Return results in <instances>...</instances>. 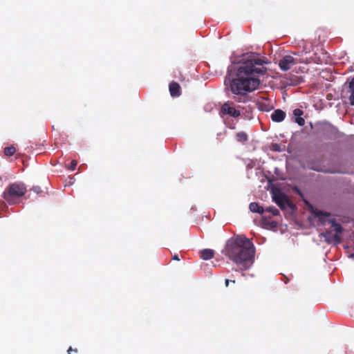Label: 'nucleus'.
<instances>
[{"mask_svg":"<svg viewBox=\"0 0 354 354\" xmlns=\"http://www.w3.org/2000/svg\"><path fill=\"white\" fill-rule=\"evenodd\" d=\"M16 152V148L14 146L6 147L4 148L3 153L6 156H12Z\"/></svg>","mask_w":354,"mask_h":354,"instance_id":"16","label":"nucleus"},{"mask_svg":"<svg viewBox=\"0 0 354 354\" xmlns=\"http://www.w3.org/2000/svg\"><path fill=\"white\" fill-rule=\"evenodd\" d=\"M72 351H73L75 353H77L78 352L77 348L73 349L72 347H69V348L67 351V354H71Z\"/></svg>","mask_w":354,"mask_h":354,"instance_id":"22","label":"nucleus"},{"mask_svg":"<svg viewBox=\"0 0 354 354\" xmlns=\"http://www.w3.org/2000/svg\"><path fill=\"white\" fill-rule=\"evenodd\" d=\"M313 214L315 217L318 218L323 225L326 223V218L330 216V214L317 209L313 211Z\"/></svg>","mask_w":354,"mask_h":354,"instance_id":"10","label":"nucleus"},{"mask_svg":"<svg viewBox=\"0 0 354 354\" xmlns=\"http://www.w3.org/2000/svg\"><path fill=\"white\" fill-rule=\"evenodd\" d=\"M304 112L302 110L299 109H295L294 111H293V115L296 117V118H299V117H301L302 115H303Z\"/></svg>","mask_w":354,"mask_h":354,"instance_id":"19","label":"nucleus"},{"mask_svg":"<svg viewBox=\"0 0 354 354\" xmlns=\"http://www.w3.org/2000/svg\"><path fill=\"white\" fill-rule=\"evenodd\" d=\"M26 192V187L24 183H14L5 189L3 196L10 205H13L17 203L18 198L23 196Z\"/></svg>","mask_w":354,"mask_h":354,"instance_id":"3","label":"nucleus"},{"mask_svg":"<svg viewBox=\"0 0 354 354\" xmlns=\"http://www.w3.org/2000/svg\"><path fill=\"white\" fill-rule=\"evenodd\" d=\"M348 92L350 93L349 100L351 104L354 105V77L349 82Z\"/></svg>","mask_w":354,"mask_h":354,"instance_id":"13","label":"nucleus"},{"mask_svg":"<svg viewBox=\"0 0 354 354\" xmlns=\"http://www.w3.org/2000/svg\"><path fill=\"white\" fill-rule=\"evenodd\" d=\"M33 190L36 192V193H39L41 192V189L39 187H33Z\"/></svg>","mask_w":354,"mask_h":354,"instance_id":"24","label":"nucleus"},{"mask_svg":"<svg viewBox=\"0 0 354 354\" xmlns=\"http://www.w3.org/2000/svg\"><path fill=\"white\" fill-rule=\"evenodd\" d=\"M299 62L297 61L295 58H294L290 55H284L279 62V66L280 69L283 71H287L295 64H297Z\"/></svg>","mask_w":354,"mask_h":354,"instance_id":"5","label":"nucleus"},{"mask_svg":"<svg viewBox=\"0 0 354 354\" xmlns=\"http://www.w3.org/2000/svg\"><path fill=\"white\" fill-rule=\"evenodd\" d=\"M174 260H176V261H180V258H179V256L178 254H175L174 256H173V258H172Z\"/></svg>","mask_w":354,"mask_h":354,"instance_id":"25","label":"nucleus"},{"mask_svg":"<svg viewBox=\"0 0 354 354\" xmlns=\"http://www.w3.org/2000/svg\"><path fill=\"white\" fill-rule=\"evenodd\" d=\"M214 251L211 249H204L201 251V257L203 260H209L214 257Z\"/></svg>","mask_w":354,"mask_h":354,"instance_id":"11","label":"nucleus"},{"mask_svg":"<svg viewBox=\"0 0 354 354\" xmlns=\"http://www.w3.org/2000/svg\"><path fill=\"white\" fill-rule=\"evenodd\" d=\"M295 122H297L299 126H304L305 124V120L301 117L296 118Z\"/></svg>","mask_w":354,"mask_h":354,"instance_id":"20","label":"nucleus"},{"mask_svg":"<svg viewBox=\"0 0 354 354\" xmlns=\"http://www.w3.org/2000/svg\"><path fill=\"white\" fill-rule=\"evenodd\" d=\"M267 64V59L260 54L248 53L242 55L235 68L236 77L232 80L225 77L224 82L236 95L234 97L236 101L241 102L242 97H245L248 93L258 88L261 82L259 76L266 73L265 65Z\"/></svg>","mask_w":354,"mask_h":354,"instance_id":"1","label":"nucleus"},{"mask_svg":"<svg viewBox=\"0 0 354 354\" xmlns=\"http://www.w3.org/2000/svg\"><path fill=\"white\" fill-rule=\"evenodd\" d=\"M273 200L281 209H286L287 207L290 208L293 207L288 196L281 192L274 194Z\"/></svg>","mask_w":354,"mask_h":354,"instance_id":"4","label":"nucleus"},{"mask_svg":"<svg viewBox=\"0 0 354 354\" xmlns=\"http://www.w3.org/2000/svg\"><path fill=\"white\" fill-rule=\"evenodd\" d=\"M221 111L223 114L229 115L235 118L241 115L240 111L236 110L234 107L231 106L229 102H225L222 105Z\"/></svg>","mask_w":354,"mask_h":354,"instance_id":"7","label":"nucleus"},{"mask_svg":"<svg viewBox=\"0 0 354 354\" xmlns=\"http://www.w3.org/2000/svg\"><path fill=\"white\" fill-rule=\"evenodd\" d=\"M328 223L331 224V227L333 228L335 234L333 235L334 242L336 244H338L341 242V236L340 234L343 231V228L342 225L337 223L335 219H329Z\"/></svg>","mask_w":354,"mask_h":354,"instance_id":"6","label":"nucleus"},{"mask_svg":"<svg viewBox=\"0 0 354 354\" xmlns=\"http://www.w3.org/2000/svg\"><path fill=\"white\" fill-rule=\"evenodd\" d=\"M222 252L241 270L249 269L254 263V244L243 235L234 236L228 239Z\"/></svg>","mask_w":354,"mask_h":354,"instance_id":"2","label":"nucleus"},{"mask_svg":"<svg viewBox=\"0 0 354 354\" xmlns=\"http://www.w3.org/2000/svg\"><path fill=\"white\" fill-rule=\"evenodd\" d=\"M266 211L271 213L273 216L279 214V211L274 207H268L266 209Z\"/></svg>","mask_w":354,"mask_h":354,"instance_id":"17","label":"nucleus"},{"mask_svg":"<svg viewBox=\"0 0 354 354\" xmlns=\"http://www.w3.org/2000/svg\"><path fill=\"white\" fill-rule=\"evenodd\" d=\"M3 205H5L4 202H1V203H0V206H1V207H3Z\"/></svg>","mask_w":354,"mask_h":354,"instance_id":"26","label":"nucleus"},{"mask_svg":"<svg viewBox=\"0 0 354 354\" xmlns=\"http://www.w3.org/2000/svg\"><path fill=\"white\" fill-rule=\"evenodd\" d=\"M321 236H323L325 241L328 243L334 242L333 236H332L330 231L326 230L325 232L322 233Z\"/></svg>","mask_w":354,"mask_h":354,"instance_id":"15","label":"nucleus"},{"mask_svg":"<svg viewBox=\"0 0 354 354\" xmlns=\"http://www.w3.org/2000/svg\"><path fill=\"white\" fill-rule=\"evenodd\" d=\"M272 149L275 151H280L281 148L280 146L278 144H273L272 145Z\"/></svg>","mask_w":354,"mask_h":354,"instance_id":"21","label":"nucleus"},{"mask_svg":"<svg viewBox=\"0 0 354 354\" xmlns=\"http://www.w3.org/2000/svg\"><path fill=\"white\" fill-rule=\"evenodd\" d=\"M77 165V161L75 160H73L71 162V164L68 166V169L69 170L73 171L75 169Z\"/></svg>","mask_w":354,"mask_h":354,"instance_id":"18","label":"nucleus"},{"mask_svg":"<svg viewBox=\"0 0 354 354\" xmlns=\"http://www.w3.org/2000/svg\"><path fill=\"white\" fill-rule=\"evenodd\" d=\"M286 117V113L281 109H276L271 115V119L276 122H282Z\"/></svg>","mask_w":354,"mask_h":354,"instance_id":"8","label":"nucleus"},{"mask_svg":"<svg viewBox=\"0 0 354 354\" xmlns=\"http://www.w3.org/2000/svg\"><path fill=\"white\" fill-rule=\"evenodd\" d=\"M230 283H235V280L225 279V284L226 287L229 286Z\"/></svg>","mask_w":354,"mask_h":354,"instance_id":"23","label":"nucleus"},{"mask_svg":"<svg viewBox=\"0 0 354 354\" xmlns=\"http://www.w3.org/2000/svg\"><path fill=\"white\" fill-rule=\"evenodd\" d=\"M236 138L238 142L244 143L248 140V136L246 133L240 131L236 134Z\"/></svg>","mask_w":354,"mask_h":354,"instance_id":"14","label":"nucleus"},{"mask_svg":"<svg viewBox=\"0 0 354 354\" xmlns=\"http://www.w3.org/2000/svg\"><path fill=\"white\" fill-rule=\"evenodd\" d=\"M169 92L172 97H178L180 95V86L178 83L171 82L169 84Z\"/></svg>","mask_w":354,"mask_h":354,"instance_id":"9","label":"nucleus"},{"mask_svg":"<svg viewBox=\"0 0 354 354\" xmlns=\"http://www.w3.org/2000/svg\"><path fill=\"white\" fill-rule=\"evenodd\" d=\"M250 210L254 213H259L262 214L264 212V209L262 206H260L259 203L253 202L249 205Z\"/></svg>","mask_w":354,"mask_h":354,"instance_id":"12","label":"nucleus"}]
</instances>
